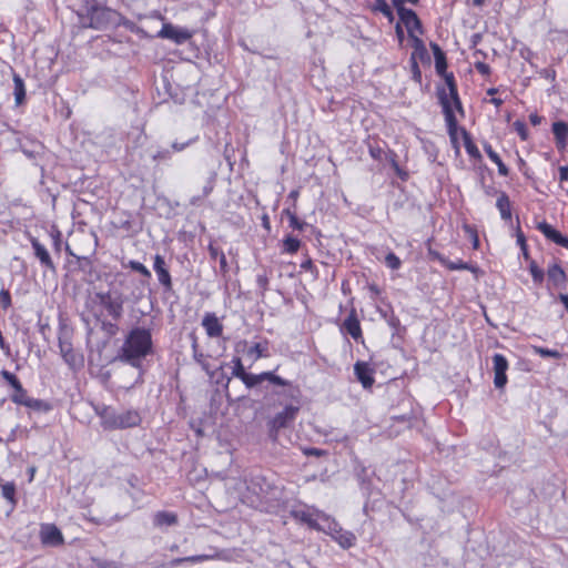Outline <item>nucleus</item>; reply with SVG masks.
Segmentation results:
<instances>
[{"label":"nucleus","instance_id":"1","mask_svg":"<svg viewBox=\"0 0 568 568\" xmlns=\"http://www.w3.org/2000/svg\"><path fill=\"white\" fill-rule=\"evenodd\" d=\"M152 353V328L135 326L128 332L119 351V359L135 368H140L143 359Z\"/></svg>","mask_w":568,"mask_h":568},{"label":"nucleus","instance_id":"2","mask_svg":"<svg viewBox=\"0 0 568 568\" xmlns=\"http://www.w3.org/2000/svg\"><path fill=\"white\" fill-rule=\"evenodd\" d=\"M94 410L105 430L136 427L142 420L140 413L135 409L116 410L111 406L98 405Z\"/></svg>","mask_w":568,"mask_h":568},{"label":"nucleus","instance_id":"3","mask_svg":"<svg viewBox=\"0 0 568 568\" xmlns=\"http://www.w3.org/2000/svg\"><path fill=\"white\" fill-rule=\"evenodd\" d=\"M118 12L99 4L95 1L87 4L85 13L79 14L82 28L103 30L116 23Z\"/></svg>","mask_w":568,"mask_h":568},{"label":"nucleus","instance_id":"4","mask_svg":"<svg viewBox=\"0 0 568 568\" xmlns=\"http://www.w3.org/2000/svg\"><path fill=\"white\" fill-rule=\"evenodd\" d=\"M95 298L99 305L106 312V315L114 322H119L123 317L126 298L121 291L110 288L106 292H98L95 293Z\"/></svg>","mask_w":568,"mask_h":568},{"label":"nucleus","instance_id":"5","mask_svg":"<svg viewBox=\"0 0 568 568\" xmlns=\"http://www.w3.org/2000/svg\"><path fill=\"white\" fill-rule=\"evenodd\" d=\"M438 99L443 108V113L445 115L448 134L452 140H455L457 132V120L452 108V101L457 111L463 113V106L458 97V92H456V95H448L446 89L442 88L438 90Z\"/></svg>","mask_w":568,"mask_h":568},{"label":"nucleus","instance_id":"6","mask_svg":"<svg viewBox=\"0 0 568 568\" xmlns=\"http://www.w3.org/2000/svg\"><path fill=\"white\" fill-rule=\"evenodd\" d=\"M318 517L324 521L322 531L329 535L342 548L348 549L355 545L356 537L352 531L344 530L335 519L325 514Z\"/></svg>","mask_w":568,"mask_h":568},{"label":"nucleus","instance_id":"7","mask_svg":"<svg viewBox=\"0 0 568 568\" xmlns=\"http://www.w3.org/2000/svg\"><path fill=\"white\" fill-rule=\"evenodd\" d=\"M241 381L245 384L247 388H253L263 383L264 381H268L274 385L286 387L287 395L291 397H294L298 393V389L294 387L291 382L283 379L282 377L275 375L272 372H263L257 375L245 373L242 376Z\"/></svg>","mask_w":568,"mask_h":568},{"label":"nucleus","instance_id":"8","mask_svg":"<svg viewBox=\"0 0 568 568\" xmlns=\"http://www.w3.org/2000/svg\"><path fill=\"white\" fill-rule=\"evenodd\" d=\"M59 349L64 362L72 368L83 366V357L74 352L70 335L68 332H62L59 336Z\"/></svg>","mask_w":568,"mask_h":568},{"label":"nucleus","instance_id":"9","mask_svg":"<svg viewBox=\"0 0 568 568\" xmlns=\"http://www.w3.org/2000/svg\"><path fill=\"white\" fill-rule=\"evenodd\" d=\"M158 37L169 39L176 44H183L192 38V32L186 28H180L168 22L163 23Z\"/></svg>","mask_w":568,"mask_h":568},{"label":"nucleus","instance_id":"10","mask_svg":"<svg viewBox=\"0 0 568 568\" xmlns=\"http://www.w3.org/2000/svg\"><path fill=\"white\" fill-rule=\"evenodd\" d=\"M394 6L397 9L400 21L405 24L409 37L414 36L415 30L419 31L420 33L423 32L420 20L412 9L405 8L404 3Z\"/></svg>","mask_w":568,"mask_h":568},{"label":"nucleus","instance_id":"11","mask_svg":"<svg viewBox=\"0 0 568 568\" xmlns=\"http://www.w3.org/2000/svg\"><path fill=\"white\" fill-rule=\"evenodd\" d=\"M494 364V385L496 388H503L507 384L506 372L508 369V361L501 354H495L493 356Z\"/></svg>","mask_w":568,"mask_h":568},{"label":"nucleus","instance_id":"12","mask_svg":"<svg viewBox=\"0 0 568 568\" xmlns=\"http://www.w3.org/2000/svg\"><path fill=\"white\" fill-rule=\"evenodd\" d=\"M297 412V406H286L282 412L277 413L271 420L272 429H281L287 427L288 424L295 419Z\"/></svg>","mask_w":568,"mask_h":568},{"label":"nucleus","instance_id":"13","mask_svg":"<svg viewBox=\"0 0 568 568\" xmlns=\"http://www.w3.org/2000/svg\"><path fill=\"white\" fill-rule=\"evenodd\" d=\"M430 255L450 271H470L471 273H477L478 271L477 266L463 262L462 260H457L454 262L449 261L438 252L430 251Z\"/></svg>","mask_w":568,"mask_h":568},{"label":"nucleus","instance_id":"14","mask_svg":"<svg viewBox=\"0 0 568 568\" xmlns=\"http://www.w3.org/2000/svg\"><path fill=\"white\" fill-rule=\"evenodd\" d=\"M202 326L210 337H220L223 333V325L214 313L204 315Z\"/></svg>","mask_w":568,"mask_h":568},{"label":"nucleus","instance_id":"15","mask_svg":"<svg viewBox=\"0 0 568 568\" xmlns=\"http://www.w3.org/2000/svg\"><path fill=\"white\" fill-rule=\"evenodd\" d=\"M354 373L364 388H369L374 384L373 369L365 362H357L354 365Z\"/></svg>","mask_w":568,"mask_h":568},{"label":"nucleus","instance_id":"16","mask_svg":"<svg viewBox=\"0 0 568 568\" xmlns=\"http://www.w3.org/2000/svg\"><path fill=\"white\" fill-rule=\"evenodd\" d=\"M31 245L34 251V255L40 261L41 265L48 270L54 271L55 265L44 245H42L36 237L31 239Z\"/></svg>","mask_w":568,"mask_h":568},{"label":"nucleus","instance_id":"17","mask_svg":"<svg viewBox=\"0 0 568 568\" xmlns=\"http://www.w3.org/2000/svg\"><path fill=\"white\" fill-rule=\"evenodd\" d=\"M41 541L44 545L57 546L63 542V537L54 525H44L41 528Z\"/></svg>","mask_w":568,"mask_h":568},{"label":"nucleus","instance_id":"18","mask_svg":"<svg viewBox=\"0 0 568 568\" xmlns=\"http://www.w3.org/2000/svg\"><path fill=\"white\" fill-rule=\"evenodd\" d=\"M321 514L322 513H317L316 518H315L314 514H312L308 510H294L293 511V516L295 519L306 524L310 528L315 529L317 531H322V529H324V521H322V523L318 521V519H321L318 517V515H321Z\"/></svg>","mask_w":568,"mask_h":568},{"label":"nucleus","instance_id":"19","mask_svg":"<svg viewBox=\"0 0 568 568\" xmlns=\"http://www.w3.org/2000/svg\"><path fill=\"white\" fill-rule=\"evenodd\" d=\"M220 557L221 556L219 552H214V554H204V555H195V556L175 558L170 561L169 566L171 568H174L184 562L197 564V562H203V561H207V560L219 559Z\"/></svg>","mask_w":568,"mask_h":568},{"label":"nucleus","instance_id":"20","mask_svg":"<svg viewBox=\"0 0 568 568\" xmlns=\"http://www.w3.org/2000/svg\"><path fill=\"white\" fill-rule=\"evenodd\" d=\"M547 276H548V281L556 287H560L562 285H565L566 281H567V276H566V273L565 271L562 270V267L555 263L552 265H550L547 270Z\"/></svg>","mask_w":568,"mask_h":568},{"label":"nucleus","instance_id":"21","mask_svg":"<svg viewBox=\"0 0 568 568\" xmlns=\"http://www.w3.org/2000/svg\"><path fill=\"white\" fill-rule=\"evenodd\" d=\"M552 133L558 149H565L568 139V125L562 121L552 124Z\"/></svg>","mask_w":568,"mask_h":568},{"label":"nucleus","instance_id":"22","mask_svg":"<svg viewBox=\"0 0 568 568\" xmlns=\"http://www.w3.org/2000/svg\"><path fill=\"white\" fill-rule=\"evenodd\" d=\"M409 38L412 39L413 49H414L412 57H410V62L417 61V59H420L422 61L425 59H429L427 49H426L423 40L419 39L418 37H416L415 34L410 36Z\"/></svg>","mask_w":568,"mask_h":568},{"label":"nucleus","instance_id":"23","mask_svg":"<svg viewBox=\"0 0 568 568\" xmlns=\"http://www.w3.org/2000/svg\"><path fill=\"white\" fill-rule=\"evenodd\" d=\"M343 327L355 341L362 337L359 321L353 313L344 321Z\"/></svg>","mask_w":568,"mask_h":568},{"label":"nucleus","instance_id":"24","mask_svg":"<svg viewBox=\"0 0 568 568\" xmlns=\"http://www.w3.org/2000/svg\"><path fill=\"white\" fill-rule=\"evenodd\" d=\"M178 523V516L174 513L170 511H158L153 516V524L156 527H169L173 526Z\"/></svg>","mask_w":568,"mask_h":568},{"label":"nucleus","instance_id":"25","mask_svg":"<svg viewBox=\"0 0 568 568\" xmlns=\"http://www.w3.org/2000/svg\"><path fill=\"white\" fill-rule=\"evenodd\" d=\"M496 206L499 210L503 220L508 221L511 219L510 201L505 192H499Z\"/></svg>","mask_w":568,"mask_h":568},{"label":"nucleus","instance_id":"26","mask_svg":"<svg viewBox=\"0 0 568 568\" xmlns=\"http://www.w3.org/2000/svg\"><path fill=\"white\" fill-rule=\"evenodd\" d=\"M13 84H14L16 103L18 105H20V104H22V102L24 101V98H26L24 82L20 75L14 74L13 75Z\"/></svg>","mask_w":568,"mask_h":568},{"label":"nucleus","instance_id":"27","mask_svg":"<svg viewBox=\"0 0 568 568\" xmlns=\"http://www.w3.org/2000/svg\"><path fill=\"white\" fill-rule=\"evenodd\" d=\"M462 132L464 138V145L467 153L474 159H480L481 154L478 148L474 144L470 134L465 129H463Z\"/></svg>","mask_w":568,"mask_h":568},{"label":"nucleus","instance_id":"28","mask_svg":"<svg viewBox=\"0 0 568 568\" xmlns=\"http://www.w3.org/2000/svg\"><path fill=\"white\" fill-rule=\"evenodd\" d=\"M192 348H193L194 361L201 365V367L205 371L206 374H209L210 376H213V372L211 369L210 364L205 361L204 354H202L201 352L197 351L196 341L193 342Z\"/></svg>","mask_w":568,"mask_h":568},{"label":"nucleus","instance_id":"29","mask_svg":"<svg viewBox=\"0 0 568 568\" xmlns=\"http://www.w3.org/2000/svg\"><path fill=\"white\" fill-rule=\"evenodd\" d=\"M1 495L12 505H16V485L13 483H4L1 485Z\"/></svg>","mask_w":568,"mask_h":568},{"label":"nucleus","instance_id":"30","mask_svg":"<svg viewBox=\"0 0 568 568\" xmlns=\"http://www.w3.org/2000/svg\"><path fill=\"white\" fill-rule=\"evenodd\" d=\"M283 244H284V251L290 254L296 253L301 246L300 240L296 237H293L291 235H288L284 239Z\"/></svg>","mask_w":568,"mask_h":568},{"label":"nucleus","instance_id":"31","mask_svg":"<svg viewBox=\"0 0 568 568\" xmlns=\"http://www.w3.org/2000/svg\"><path fill=\"white\" fill-rule=\"evenodd\" d=\"M31 397L28 395L27 390L23 386H20V389H16L11 395V400L18 405H26V402L30 400Z\"/></svg>","mask_w":568,"mask_h":568},{"label":"nucleus","instance_id":"32","mask_svg":"<svg viewBox=\"0 0 568 568\" xmlns=\"http://www.w3.org/2000/svg\"><path fill=\"white\" fill-rule=\"evenodd\" d=\"M373 9L375 11L382 12L385 17H387L389 20H393V11L390 7L388 6L386 0H375Z\"/></svg>","mask_w":568,"mask_h":568},{"label":"nucleus","instance_id":"33","mask_svg":"<svg viewBox=\"0 0 568 568\" xmlns=\"http://www.w3.org/2000/svg\"><path fill=\"white\" fill-rule=\"evenodd\" d=\"M24 406L38 412H47L50 409V405L47 402L32 397L30 400L26 402Z\"/></svg>","mask_w":568,"mask_h":568},{"label":"nucleus","instance_id":"34","mask_svg":"<svg viewBox=\"0 0 568 568\" xmlns=\"http://www.w3.org/2000/svg\"><path fill=\"white\" fill-rule=\"evenodd\" d=\"M155 273L158 275L159 282L163 285L165 291H171L172 290V280H171V275L169 273V270L168 268H163V270H160V271H158Z\"/></svg>","mask_w":568,"mask_h":568},{"label":"nucleus","instance_id":"35","mask_svg":"<svg viewBox=\"0 0 568 568\" xmlns=\"http://www.w3.org/2000/svg\"><path fill=\"white\" fill-rule=\"evenodd\" d=\"M0 374L14 390L20 389L22 384L13 373L2 369Z\"/></svg>","mask_w":568,"mask_h":568},{"label":"nucleus","instance_id":"36","mask_svg":"<svg viewBox=\"0 0 568 568\" xmlns=\"http://www.w3.org/2000/svg\"><path fill=\"white\" fill-rule=\"evenodd\" d=\"M529 271L532 276V280L536 284H541L544 281V271L538 267L535 261L530 262Z\"/></svg>","mask_w":568,"mask_h":568},{"label":"nucleus","instance_id":"37","mask_svg":"<svg viewBox=\"0 0 568 568\" xmlns=\"http://www.w3.org/2000/svg\"><path fill=\"white\" fill-rule=\"evenodd\" d=\"M358 480H359V484H361V488L362 490L371 496L372 495V490H371V480L369 478L367 477V474H366V470L363 469L359 474H358Z\"/></svg>","mask_w":568,"mask_h":568},{"label":"nucleus","instance_id":"38","mask_svg":"<svg viewBox=\"0 0 568 568\" xmlns=\"http://www.w3.org/2000/svg\"><path fill=\"white\" fill-rule=\"evenodd\" d=\"M150 158L154 162L166 161L171 158V151L168 149H160L156 151H152V152H150Z\"/></svg>","mask_w":568,"mask_h":568},{"label":"nucleus","instance_id":"39","mask_svg":"<svg viewBox=\"0 0 568 568\" xmlns=\"http://www.w3.org/2000/svg\"><path fill=\"white\" fill-rule=\"evenodd\" d=\"M285 213L288 216L291 227H293L295 230H300V231H302L304 229L306 223L303 221H300L295 213L291 212L290 210H286Z\"/></svg>","mask_w":568,"mask_h":568},{"label":"nucleus","instance_id":"40","mask_svg":"<svg viewBox=\"0 0 568 568\" xmlns=\"http://www.w3.org/2000/svg\"><path fill=\"white\" fill-rule=\"evenodd\" d=\"M534 352L541 357L559 358L561 356L557 349H549L539 346H534Z\"/></svg>","mask_w":568,"mask_h":568},{"label":"nucleus","instance_id":"41","mask_svg":"<svg viewBox=\"0 0 568 568\" xmlns=\"http://www.w3.org/2000/svg\"><path fill=\"white\" fill-rule=\"evenodd\" d=\"M385 263L392 270H398L402 264L399 257L397 255H395L393 252L388 253L385 256Z\"/></svg>","mask_w":568,"mask_h":568},{"label":"nucleus","instance_id":"42","mask_svg":"<svg viewBox=\"0 0 568 568\" xmlns=\"http://www.w3.org/2000/svg\"><path fill=\"white\" fill-rule=\"evenodd\" d=\"M233 363H234V367L232 371V376L241 379L242 376L246 373L244 369V366L242 364V361L240 357H234Z\"/></svg>","mask_w":568,"mask_h":568},{"label":"nucleus","instance_id":"43","mask_svg":"<svg viewBox=\"0 0 568 568\" xmlns=\"http://www.w3.org/2000/svg\"><path fill=\"white\" fill-rule=\"evenodd\" d=\"M434 58H435V68H436L437 73L444 74V72H446V68H447L445 53L437 54V57H434Z\"/></svg>","mask_w":568,"mask_h":568},{"label":"nucleus","instance_id":"44","mask_svg":"<svg viewBox=\"0 0 568 568\" xmlns=\"http://www.w3.org/2000/svg\"><path fill=\"white\" fill-rule=\"evenodd\" d=\"M129 265L133 271L139 272L143 276H145V277L151 276L150 271L142 263H140L138 261H130Z\"/></svg>","mask_w":568,"mask_h":568},{"label":"nucleus","instance_id":"45","mask_svg":"<svg viewBox=\"0 0 568 568\" xmlns=\"http://www.w3.org/2000/svg\"><path fill=\"white\" fill-rule=\"evenodd\" d=\"M443 75L445 78V81H446V84H447V88H448V91H449V93H447V94L448 95H456V92H458V91H457V85L455 83L453 73L446 74L444 72Z\"/></svg>","mask_w":568,"mask_h":568},{"label":"nucleus","instance_id":"46","mask_svg":"<svg viewBox=\"0 0 568 568\" xmlns=\"http://www.w3.org/2000/svg\"><path fill=\"white\" fill-rule=\"evenodd\" d=\"M537 229L548 239L550 240L554 235V233L556 232V230L549 225L548 223L546 222H540L538 223L537 225Z\"/></svg>","mask_w":568,"mask_h":568},{"label":"nucleus","instance_id":"47","mask_svg":"<svg viewBox=\"0 0 568 568\" xmlns=\"http://www.w3.org/2000/svg\"><path fill=\"white\" fill-rule=\"evenodd\" d=\"M0 305L3 310H8L11 306V295L8 290L2 288L0 291Z\"/></svg>","mask_w":568,"mask_h":568},{"label":"nucleus","instance_id":"48","mask_svg":"<svg viewBox=\"0 0 568 568\" xmlns=\"http://www.w3.org/2000/svg\"><path fill=\"white\" fill-rule=\"evenodd\" d=\"M557 245H560L565 248H568V237L564 236L560 232L556 230L552 237L550 239Z\"/></svg>","mask_w":568,"mask_h":568},{"label":"nucleus","instance_id":"49","mask_svg":"<svg viewBox=\"0 0 568 568\" xmlns=\"http://www.w3.org/2000/svg\"><path fill=\"white\" fill-rule=\"evenodd\" d=\"M214 186H215V175L213 174L207 179L205 185L203 186L202 195L204 197H207L212 193Z\"/></svg>","mask_w":568,"mask_h":568},{"label":"nucleus","instance_id":"50","mask_svg":"<svg viewBox=\"0 0 568 568\" xmlns=\"http://www.w3.org/2000/svg\"><path fill=\"white\" fill-rule=\"evenodd\" d=\"M514 128L516 132L520 135L523 140L527 139V128L526 124L523 121H516L514 123Z\"/></svg>","mask_w":568,"mask_h":568},{"label":"nucleus","instance_id":"51","mask_svg":"<svg viewBox=\"0 0 568 568\" xmlns=\"http://www.w3.org/2000/svg\"><path fill=\"white\" fill-rule=\"evenodd\" d=\"M484 150L486 152V154L488 155V158L494 162H499L500 160V156L497 154V152L494 151V149L491 148L490 144L486 143L484 145Z\"/></svg>","mask_w":568,"mask_h":568},{"label":"nucleus","instance_id":"52","mask_svg":"<svg viewBox=\"0 0 568 568\" xmlns=\"http://www.w3.org/2000/svg\"><path fill=\"white\" fill-rule=\"evenodd\" d=\"M153 268L155 272L160 271V270H163V268H166V265H165V261H164V257L156 254L154 256V264H153Z\"/></svg>","mask_w":568,"mask_h":568},{"label":"nucleus","instance_id":"53","mask_svg":"<svg viewBox=\"0 0 568 568\" xmlns=\"http://www.w3.org/2000/svg\"><path fill=\"white\" fill-rule=\"evenodd\" d=\"M256 283L261 290L266 291L268 285V278L265 274H258L256 277Z\"/></svg>","mask_w":568,"mask_h":568},{"label":"nucleus","instance_id":"54","mask_svg":"<svg viewBox=\"0 0 568 568\" xmlns=\"http://www.w3.org/2000/svg\"><path fill=\"white\" fill-rule=\"evenodd\" d=\"M301 268H303L305 271H310V272L314 273L315 275L317 274V270L314 266V264H313L311 258H307L304 262H302Z\"/></svg>","mask_w":568,"mask_h":568},{"label":"nucleus","instance_id":"55","mask_svg":"<svg viewBox=\"0 0 568 568\" xmlns=\"http://www.w3.org/2000/svg\"><path fill=\"white\" fill-rule=\"evenodd\" d=\"M387 323L394 329H397L400 324L399 318L393 312H390Z\"/></svg>","mask_w":568,"mask_h":568},{"label":"nucleus","instance_id":"56","mask_svg":"<svg viewBox=\"0 0 568 568\" xmlns=\"http://www.w3.org/2000/svg\"><path fill=\"white\" fill-rule=\"evenodd\" d=\"M250 354H255L256 357H262L264 356V348L262 347V345L260 343H256L253 347H251Z\"/></svg>","mask_w":568,"mask_h":568},{"label":"nucleus","instance_id":"57","mask_svg":"<svg viewBox=\"0 0 568 568\" xmlns=\"http://www.w3.org/2000/svg\"><path fill=\"white\" fill-rule=\"evenodd\" d=\"M304 454L307 455V456L321 457V456H323L325 454V452L320 449V448L312 447V448L305 449Z\"/></svg>","mask_w":568,"mask_h":568},{"label":"nucleus","instance_id":"58","mask_svg":"<svg viewBox=\"0 0 568 568\" xmlns=\"http://www.w3.org/2000/svg\"><path fill=\"white\" fill-rule=\"evenodd\" d=\"M475 67L476 70L481 74H488L490 72L489 65L484 62H477Z\"/></svg>","mask_w":568,"mask_h":568},{"label":"nucleus","instance_id":"59","mask_svg":"<svg viewBox=\"0 0 568 568\" xmlns=\"http://www.w3.org/2000/svg\"><path fill=\"white\" fill-rule=\"evenodd\" d=\"M103 328L109 332L110 334H115L116 331H118V325H116V322L114 323H111V322H104L103 323Z\"/></svg>","mask_w":568,"mask_h":568},{"label":"nucleus","instance_id":"60","mask_svg":"<svg viewBox=\"0 0 568 568\" xmlns=\"http://www.w3.org/2000/svg\"><path fill=\"white\" fill-rule=\"evenodd\" d=\"M191 140L187 141V142H184V143H179V142H173L172 143V150L175 151V152H181L183 151L186 146H189L191 144Z\"/></svg>","mask_w":568,"mask_h":568},{"label":"nucleus","instance_id":"61","mask_svg":"<svg viewBox=\"0 0 568 568\" xmlns=\"http://www.w3.org/2000/svg\"><path fill=\"white\" fill-rule=\"evenodd\" d=\"M495 164L498 166V173H499L501 176H507V175H508L509 170H508V168L504 164V162L501 161V159L499 160V162H496Z\"/></svg>","mask_w":568,"mask_h":568},{"label":"nucleus","instance_id":"62","mask_svg":"<svg viewBox=\"0 0 568 568\" xmlns=\"http://www.w3.org/2000/svg\"><path fill=\"white\" fill-rule=\"evenodd\" d=\"M219 262H220V268L223 273H226L227 272V261H226V256L223 252L220 253V258H219Z\"/></svg>","mask_w":568,"mask_h":568},{"label":"nucleus","instance_id":"63","mask_svg":"<svg viewBox=\"0 0 568 568\" xmlns=\"http://www.w3.org/2000/svg\"><path fill=\"white\" fill-rule=\"evenodd\" d=\"M205 197L201 194V195H194L190 199V205L192 206H200L202 203H203V200Z\"/></svg>","mask_w":568,"mask_h":568},{"label":"nucleus","instance_id":"64","mask_svg":"<svg viewBox=\"0 0 568 568\" xmlns=\"http://www.w3.org/2000/svg\"><path fill=\"white\" fill-rule=\"evenodd\" d=\"M559 180L561 183L568 181V166L559 168Z\"/></svg>","mask_w":568,"mask_h":568}]
</instances>
